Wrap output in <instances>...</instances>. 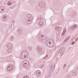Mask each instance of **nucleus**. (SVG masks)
Here are the masks:
<instances>
[{"label": "nucleus", "instance_id": "1", "mask_svg": "<svg viewBox=\"0 0 78 78\" xmlns=\"http://www.w3.org/2000/svg\"><path fill=\"white\" fill-rule=\"evenodd\" d=\"M55 63L53 64H52V65L51 67L50 68L49 71H48V73L50 75H49V77H51V73L53 72V70H54V69H55Z\"/></svg>", "mask_w": 78, "mask_h": 78}, {"label": "nucleus", "instance_id": "2", "mask_svg": "<svg viewBox=\"0 0 78 78\" xmlns=\"http://www.w3.org/2000/svg\"><path fill=\"white\" fill-rule=\"evenodd\" d=\"M22 55L25 56V58H28V52L27 51H23V52L22 53Z\"/></svg>", "mask_w": 78, "mask_h": 78}, {"label": "nucleus", "instance_id": "3", "mask_svg": "<svg viewBox=\"0 0 78 78\" xmlns=\"http://www.w3.org/2000/svg\"><path fill=\"white\" fill-rule=\"evenodd\" d=\"M37 51H38V52H44L45 51L43 50L42 48L40 46H38L37 48Z\"/></svg>", "mask_w": 78, "mask_h": 78}, {"label": "nucleus", "instance_id": "4", "mask_svg": "<svg viewBox=\"0 0 78 78\" xmlns=\"http://www.w3.org/2000/svg\"><path fill=\"white\" fill-rule=\"evenodd\" d=\"M65 50V48L64 47L61 48V49L60 50L59 52V54L60 55H62V54H63V53Z\"/></svg>", "mask_w": 78, "mask_h": 78}, {"label": "nucleus", "instance_id": "5", "mask_svg": "<svg viewBox=\"0 0 78 78\" xmlns=\"http://www.w3.org/2000/svg\"><path fill=\"white\" fill-rule=\"evenodd\" d=\"M23 66L26 69H28L29 68V66L27 64V62H24L23 64Z\"/></svg>", "mask_w": 78, "mask_h": 78}, {"label": "nucleus", "instance_id": "6", "mask_svg": "<svg viewBox=\"0 0 78 78\" xmlns=\"http://www.w3.org/2000/svg\"><path fill=\"white\" fill-rule=\"evenodd\" d=\"M51 41H52V43L51 42L49 45V47H53V46H54V45H55V43H54V41L53 40H51Z\"/></svg>", "mask_w": 78, "mask_h": 78}, {"label": "nucleus", "instance_id": "7", "mask_svg": "<svg viewBox=\"0 0 78 78\" xmlns=\"http://www.w3.org/2000/svg\"><path fill=\"white\" fill-rule=\"evenodd\" d=\"M7 46L8 48H12V47H13L12 44L10 43H8L7 44Z\"/></svg>", "mask_w": 78, "mask_h": 78}, {"label": "nucleus", "instance_id": "8", "mask_svg": "<svg viewBox=\"0 0 78 78\" xmlns=\"http://www.w3.org/2000/svg\"><path fill=\"white\" fill-rule=\"evenodd\" d=\"M31 16L32 15L31 14H29L27 16V18H28V19H30V20H33V18Z\"/></svg>", "mask_w": 78, "mask_h": 78}, {"label": "nucleus", "instance_id": "9", "mask_svg": "<svg viewBox=\"0 0 78 78\" xmlns=\"http://www.w3.org/2000/svg\"><path fill=\"white\" fill-rule=\"evenodd\" d=\"M32 20L27 19L26 20V22L28 24H30V23H31Z\"/></svg>", "mask_w": 78, "mask_h": 78}, {"label": "nucleus", "instance_id": "10", "mask_svg": "<svg viewBox=\"0 0 78 78\" xmlns=\"http://www.w3.org/2000/svg\"><path fill=\"white\" fill-rule=\"evenodd\" d=\"M36 75L37 76H41V72L39 70H37L36 72Z\"/></svg>", "mask_w": 78, "mask_h": 78}, {"label": "nucleus", "instance_id": "11", "mask_svg": "<svg viewBox=\"0 0 78 78\" xmlns=\"http://www.w3.org/2000/svg\"><path fill=\"white\" fill-rule=\"evenodd\" d=\"M5 9V7L2 6L0 8V12H2Z\"/></svg>", "mask_w": 78, "mask_h": 78}, {"label": "nucleus", "instance_id": "12", "mask_svg": "<svg viewBox=\"0 0 78 78\" xmlns=\"http://www.w3.org/2000/svg\"><path fill=\"white\" fill-rule=\"evenodd\" d=\"M5 16V15H4L3 16V21H4V22H6V19H8V17H6V16Z\"/></svg>", "mask_w": 78, "mask_h": 78}, {"label": "nucleus", "instance_id": "13", "mask_svg": "<svg viewBox=\"0 0 78 78\" xmlns=\"http://www.w3.org/2000/svg\"><path fill=\"white\" fill-rule=\"evenodd\" d=\"M8 49L7 50V51L8 53H11L12 51V48H8Z\"/></svg>", "mask_w": 78, "mask_h": 78}, {"label": "nucleus", "instance_id": "14", "mask_svg": "<svg viewBox=\"0 0 78 78\" xmlns=\"http://www.w3.org/2000/svg\"><path fill=\"white\" fill-rule=\"evenodd\" d=\"M51 42L48 41H46V44L48 47H49V46L50 45V44Z\"/></svg>", "mask_w": 78, "mask_h": 78}, {"label": "nucleus", "instance_id": "15", "mask_svg": "<svg viewBox=\"0 0 78 78\" xmlns=\"http://www.w3.org/2000/svg\"><path fill=\"white\" fill-rule=\"evenodd\" d=\"M39 24L40 26H42V25H44V23L42 21H40L39 22Z\"/></svg>", "mask_w": 78, "mask_h": 78}, {"label": "nucleus", "instance_id": "16", "mask_svg": "<svg viewBox=\"0 0 78 78\" xmlns=\"http://www.w3.org/2000/svg\"><path fill=\"white\" fill-rule=\"evenodd\" d=\"M40 39L41 41H44V38L42 37V36H41V37H40Z\"/></svg>", "mask_w": 78, "mask_h": 78}, {"label": "nucleus", "instance_id": "17", "mask_svg": "<svg viewBox=\"0 0 78 78\" xmlns=\"http://www.w3.org/2000/svg\"><path fill=\"white\" fill-rule=\"evenodd\" d=\"M23 54H22V55L20 56L21 59H24V58H27L25 57V56H23Z\"/></svg>", "mask_w": 78, "mask_h": 78}, {"label": "nucleus", "instance_id": "18", "mask_svg": "<svg viewBox=\"0 0 78 78\" xmlns=\"http://www.w3.org/2000/svg\"><path fill=\"white\" fill-rule=\"evenodd\" d=\"M76 27V25L75 24V25H74L73 26H72L71 29H72V30H73Z\"/></svg>", "mask_w": 78, "mask_h": 78}, {"label": "nucleus", "instance_id": "19", "mask_svg": "<svg viewBox=\"0 0 78 78\" xmlns=\"http://www.w3.org/2000/svg\"><path fill=\"white\" fill-rule=\"evenodd\" d=\"M22 32V30L20 29H19L18 30V34H20Z\"/></svg>", "mask_w": 78, "mask_h": 78}, {"label": "nucleus", "instance_id": "20", "mask_svg": "<svg viewBox=\"0 0 78 78\" xmlns=\"http://www.w3.org/2000/svg\"><path fill=\"white\" fill-rule=\"evenodd\" d=\"M10 69V71H11L13 69V66L12 65H10L9 66Z\"/></svg>", "mask_w": 78, "mask_h": 78}, {"label": "nucleus", "instance_id": "21", "mask_svg": "<svg viewBox=\"0 0 78 78\" xmlns=\"http://www.w3.org/2000/svg\"><path fill=\"white\" fill-rule=\"evenodd\" d=\"M14 36H12L10 38L9 40L10 41H12L13 39H14Z\"/></svg>", "mask_w": 78, "mask_h": 78}, {"label": "nucleus", "instance_id": "22", "mask_svg": "<svg viewBox=\"0 0 78 78\" xmlns=\"http://www.w3.org/2000/svg\"><path fill=\"white\" fill-rule=\"evenodd\" d=\"M7 5H9V6H10V5H12V3H11V2L9 1L7 3Z\"/></svg>", "mask_w": 78, "mask_h": 78}, {"label": "nucleus", "instance_id": "23", "mask_svg": "<svg viewBox=\"0 0 78 78\" xmlns=\"http://www.w3.org/2000/svg\"><path fill=\"white\" fill-rule=\"evenodd\" d=\"M72 75H73V76H76V75H77V73H76L75 72H73L72 73Z\"/></svg>", "mask_w": 78, "mask_h": 78}, {"label": "nucleus", "instance_id": "24", "mask_svg": "<svg viewBox=\"0 0 78 78\" xmlns=\"http://www.w3.org/2000/svg\"><path fill=\"white\" fill-rule=\"evenodd\" d=\"M7 70L8 71H11V69H10V66H9L7 68Z\"/></svg>", "mask_w": 78, "mask_h": 78}, {"label": "nucleus", "instance_id": "25", "mask_svg": "<svg viewBox=\"0 0 78 78\" xmlns=\"http://www.w3.org/2000/svg\"><path fill=\"white\" fill-rule=\"evenodd\" d=\"M42 18L41 17H38L37 18V20H42Z\"/></svg>", "mask_w": 78, "mask_h": 78}, {"label": "nucleus", "instance_id": "26", "mask_svg": "<svg viewBox=\"0 0 78 78\" xmlns=\"http://www.w3.org/2000/svg\"><path fill=\"white\" fill-rule=\"evenodd\" d=\"M29 50H30V51H31V50H32V47L31 46H29Z\"/></svg>", "mask_w": 78, "mask_h": 78}, {"label": "nucleus", "instance_id": "27", "mask_svg": "<svg viewBox=\"0 0 78 78\" xmlns=\"http://www.w3.org/2000/svg\"><path fill=\"white\" fill-rule=\"evenodd\" d=\"M59 27H55V30H58V29H59Z\"/></svg>", "mask_w": 78, "mask_h": 78}, {"label": "nucleus", "instance_id": "28", "mask_svg": "<svg viewBox=\"0 0 78 78\" xmlns=\"http://www.w3.org/2000/svg\"><path fill=\"white\" fill-rule=\"evenodd\" d=\"M34 25L35 27H37V24H36V23H34Z\"/></svg>", "mask_w": 78, "mask_h": 78}, {"label": "nucleus", "instance_id": "29", "mask_svg": "<svg viewBox=\"0 0 78 78\" xmlns=\"http://www.w3.org/2000/svg\"><path fill=\"white\" fill-rule=\"evenodd\" d=\"M71 76H69V75H67L66 76V78H71Z\"/></svg>", "mask_w": 78, "mask_h": 78}, {"label": "nucleus", "instance_id": "30", "mask_svg": "<svg viewBox=\"0 0 78 78\" xmlns=\"http://www.w3.org/2000/svg\"><path fill=\"white\" fill-rule=\"evenodd\" d=\"M64 34H65V32H63L62 34V36H64Z\"/></svg>", "mask_w": 78, "mask_h": 78}, {"label": "nucleus", "instance_id": "31", "mask_svg": "<svg viewBox=\"0 0 78 78\" xmlns=\"http://www.w3.org/2000/svg\"><path fill=\"white\" fill-rule=\"evenodd\" d=\"M63 32L65 33H66V29H64L63 30Z\"/></svg>", "mask_w": 78, "mask_h": 78}, {"label": "nucleus", "instance_id": "32", "mask_svg": "<svg viewBox=\"0 0 78 78\" xmlns=\"http://www.w3.org/2000/svg\"><path fill=\"white\" fill-rule=\"evenodd\" d=\"M48 57V55H46V56H45V57H44L43 58V59H45V58H47Z\"/></svg>", "mask_w": 78, "mask_h": 78}, {"label": "nucleus", "instance_id": "33", "mask_svg": "<svg viewBox=\"0 0 78 78\" xmlns=\"http://www.w3.org/2000/svg\"><path fill=\"white\" fill-rule=\"evenodd\" d=\"M74 44H75V42L73 41V42L72 43H71V45H73Z\"/></svg>", "mask_w": 78, "mask_h": 78}, {"label": "nucleus", "instance_id": "34", "mask_svg": "<svg viewBox=\"0 0 78 78\" xmlns=\"http://www.w3.org/2000/svg\"><path fill=\"white\" fill-rule=\"evenodd\" d=\"M23 78H28V77H27V76H26L23 77Z\"/></svg>", "mask_w": 78, "mask_h": 78}, {"label": "nucleus", "instance_id": "35", "mask_svg": "<svg viewBox=\"0 0 78 78\" xmlns=\"http://www.w3.org/2000/svg\"><path fill=\"white\" fill-rule=\"evenodd\" d=\"M11 28H14V27H13V26L12 25H11Z\"/></svg>", "mask_w": 78, "mask_h": 78}, {"label": "nucleus", "instance_id": "36", "mask_svg": "<svg viewBox=\"0 0 78 78\" xmlns=\"http://www.w3.org/2000/svg\"><path fill=\"white\" fill-rule=\"evenodd\" d=\"M67 40H66V39H65V42H67Z\"/></svg>", "mask_w": 78, "mask_h": 78}, {"label": "nucleus", "instance_id": "37", "mask_svg": "<svg viewBox=\"0 0 78 78\" xmlns=\"http://www.w3.org/2000/svg\"><path fill=\"white\" fill-rule=\"evenodd\" d=\"M66 64H65L64 66V67H66Z\"/></svg>", "mask_w": 78, "mask_h": 78}, {"label": "nucleus", "instance_id": "38", "mask_svg": "<svg viewBox=\"0 0 78 78\" xmlns=\"http://www.w3.org/2000/svg\"><path fill=\"white\" fill-rule=\"evenodd\" d=\"M45 78H48V76H46L45 77Z\"/></svg>", "mask_w": 78, "mask_h": 78}, {"label": "nucleus", "instance_id": "39", "mask_svg": "<svg viewBox=\"0 0 78 78\" xmlns=\"http://www.w3.org/2000/svg\"><path fill=\"white\" fill-rule=\"evenodd\" d=\"M12 23H14V20H13L12 21Z\"/></svg>", "mask_w": 78, "mask_h": 78}, {"label": "nucleus", "instance_id": "40", "mask_svg": "<svg viewBox=\"0 0 78 78\" xmlns=\"http://www.w3.org/2000/svg\"><path fill=\"white\" fill-rule=\"evenodd\" d=\"M67 38H68V39H69V38H70V37H67Z\"/></svg>", "mask_w": 78, "mask_h": 78}, {"label": "nucleus", "instance_id": "41", "mask_svg": "<svg viewBox=\"0 0 78 78\" xmlns=\"http://www.w3.org/2000/svg\"><path fill=\"white\" fill-rule=\"evenodd\" d=\"M66 38V40H67V41L69 39H68V38Z\"/></svg>", "mask_w": 78, "mask_h": 78}, {"label": "nucleus", "instance_id": "42", "mask_svg": "<svg viewBox=\"0 0 78 78\" xmlns=\"http://www.w3.org/2000/svg\"><path fill=\"white\" fill-rule=\"evenodd\" d=\"M66 38V40H67V41L69 39H68V38Z\"/></svg>", "mask_w": 78, "mask_h": 78}, {"label": "nucleus", "instance_id": "43", "mask_svg": "<svg viewBox=\"0 0 78 78\" xmlns=\"http://www.w3.org/2000/svg\"><path fill=\"white\" fill-rule=\"evenodd\" d=\"M71 48V47H70L69 48Z\"/></svg>", "mask_w": 78, "mask_h": 78}, {"label": "nucleus", "instance_id": "44", "mask_svg": "<svg viewBox=\"0 0 78 78\" xmlns=\"http://www.w3.org/2000/svg\"><path fill=\"white\" fill-rule=\"evenodd\" d=\"M28 64H29V63L28 62Z\"/></svg>", "mask_w": 78, "mask_h": 78}]
</instances>
